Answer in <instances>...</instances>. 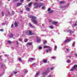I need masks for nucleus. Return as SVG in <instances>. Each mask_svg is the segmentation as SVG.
Returning a JSON list of instances; mask_svg holds the SVG:
<instances>
[{
	"label": "nucleus",
	"instance_id": "1",
	"mask_svg": "<svg viewBox=\"0 0 77 77\" xmlns=\"http://www.w3.org/2000/svg\"><path fill=\"white\" fill-rule=\"evenodd\" d=\"M30 18L32 19L31 20L32 22H33V23L35 24H37V23H38V21L35 20H36V17H35V16H32L30 17Z\"/></svg>",
	"mask_w": 77,
	"mask_h": 77
},
{
	"label": "nucleus",
	"instance_id": "2",
	"mask_svg": "<svg viewBox=\"0 0 77 77\" xmlns=\"http://www.w3.org/2000/svg\"><path fill=\"white\" fill-rule=\"evenodd\" d=\"M42 5H43V3H41L39 4V5H38V4L37 2H36L34 4V6H35V8H40V7L42 6Z\"/></svg>",
	"mask_w": 77,
	"mask_h": 77
},
{
	"label": "nucleus",
	"instance_id": "3",
	"mask_svg": "<svg viewBox=\"0 0 77 77\" xmlns=\"http://www.w3.org/2000/svg\"><path fill=\"white\" fill-rule=\"evenodd\" d=\"M76 68H77V65H75L74 66L73 68H72L70 69L71 71H74L75 69Z\"/></svg>",
	"mask_w": 77,
	"mask_h": 77
},
{
	"label": "nucleus",
	"instance_id": "4",
	"mask_svg": "<svg viewBox=\"0 0 77 77\" xmlns=\"http://www.w3.org/2000/svg\"><path fill=\"white\" fill-rule=\"evenodd\" d=\"M51 9L50 8H49L48 10V12H49V14H50V13H52L53 12V10H51L50 11H50Z\"/></svg>",
	"mask_w": 77,
	"mask_h": 77
},
{
	"label": "nucleus",
	"instance_id": "5",
	"mask_svg": "<svg viewBox=\"0 0 77 77\" xmlns=\"http://www.w3.org/2000/svg\"><path fill=\"white\" fill-rule=\"evenodd\" d=\"M58 23V22H52V24H54V25H55V26H56L57 25V24Z\"/></svg>",
	"mask_w": 77,
	"mask_h": 77
},
{
	"label": "nucleus",
	"instance_id": "6",
	"mask_svg": "<svg viewBox=\"0 0 77 77\" xmlns=\"http://www.w3.org/2000/svg\"><path fill=\"white\" fill-rule=\"evenodd\" d=\"M70 41H71V40H70V39H67L65 40L64 42L65 43H66V42H69Z\"/></svg>",
	"mask_w": 77,
	"mask_h": 77
},
{
	"label": "nucleus",
	"instance_id": "7",
	"mask_svg": "<svg viewBox=\"0 0 77 77\" xmlns=\"http://www.w3.org/2000/svg\"><path fill=\"white\" fill-rule=\"evenodd\" d=\"M40 41H41V39H39L38 37H37V42H40Z\"/></svg>",
	"mask_w": 77,
	"mask_h": 77
},
{
	"label": "nucleus",
	"instance_id": "8",
	"mask_svg": "<svg viewBox=\"0 0 77 77\" xmlns=\"http://www.w3.org/2000/svg\"><path fill=\"white\" fill-rule=\"evenodd\" d=\"M66 32H69V33H74V32H73L72 30H67L66 31Z\"/></svg>",
	"mask_w": 77,
	"mask_h": 77
},
{
	"label": "nucleus",
	"instance_id": "9",
	"mask_svg": "<svg viewBox=\"0 0 77 77\" xmlns=\"http://www.w3.org/2000/svg\"><path fill=\"white\" fill-rule=\"evenodd\" d=\"M35 59L33 58H31L30 60H29V61H30V62H32V61H33V60H34Z\"/></svg>",
	"mask_w": 77,
	"mask_h": 77
},
{
	"label": "nucleus",
	"instance_id": "10",
	"mask_svg": "<svg viewBox=\"0 0 77 77\" xmlns=\"http://www.w3.org/2000/svg\"><path fill=\"white\" fill-rule=\"evenodd\" d=\"M14 24L15 27H18V24L17 22H15L14 23Z\"/></svg>",
	"mask_w": 77,
	"mask_h": 77
},
{
	"label": "nucleus",
	"instance_id": "11",
	"mask_svg": "<svg viewBox=\"0 0 77 77\" xmlns=\"http://www.w3.org/2000/svg\"><path fill=\"white\" fill-rule=\"evenodd\" d=\"M5 67V64H2L1 65V68H4Z\"/></svg>",
	"mask_w": 77,
	"mask_h": 77
},
{
	"label": "nucleus",
	"instance_id": "12",
	"mask_svg": "<svg viewBox=\"0 0 77 77\" xmlns=\"http://www.w3.org/2000/svg\"><path fill=\"white\" fill-rule=\"evenodd\" d=\"M50 47L49 46H44V48H50Z\"/></svg>",
	"mask_w": 77,
	"mask_h": 77
},
{
	"label": "nucleus",
	"instance_id": "13",
	"mask_svg": "<svg viewBox=\"0 0 77 77\" xmlns=\"http://www.w3.org/2000/svg\"><path fill=\"white\" fill-rule=\"evenodd\" d=\"M21 5H22V3H17V6H19Z\"/></svg>",
	"mask_w": 77,
	"mask_h": 77
},
{
	"label": "nucleus",
	"instance_id": "14",
	"mask_svg": "<svg viewBox=\"0 0 77 77\" xmlns=\"http://www.w3.org/2000/svg\"><path fill=\"white\" fill-rule=\"evenodd\" d=\"M29 26L30 27H32V28H33V27H34L32 26V24H30V23H29Z\"/></svg>",
	"mask_w": 77,
	"mask_h": 77
},
{
	"label": "nucleus",
	"instance_id": "15",
	"mask_svg": "<svg viewBox=\"0 0 77 77\" xmlns=\"http://www.w3.org/2000/svg\"><path fill=\"white\" fill-rule=\"evenodd\" d=\"M43 62L44 63H46L47 62V60L45 59L43 60Z\"/></svg>",
	"mask_w": 77,
	"mask_h": 77
},
{
	"label": "nucleus",
	"instance_id": "16",
	"mask_svg": "<svg viewBox=\"0 0 77 77\" xmlns=\"http://www.w3.org/2000/svg\"><path fill=\"white\" fill-rule=\"evenodd\" d=\"M26 10L27 11H30V8H26Z\"/></svg>",
	"mask_w": 77,
	"mask_h": 77
},
{
	"label": "nucleus",
	"instance_id": "17",
	"mask_svg": "<svg viewBox=\"0 0 77 77\" xmlns=\"http://www.w3.org/2000/svg\"><path fill=\"white\" fill-rule=\"evenodd\" d=\"M47 73H48V71H45L43 73V75H45V74H47Z\"/></svg>",
	"mask_w": 77,
	"mask_h": 77
},
{
	"label": "nucleus",
	"instance_id": "18",
	"mask_svg": "<svg viewBox=\"0 0 77 77\" xmlns=\"http://www.w3.org/2000/svg\"><path fill=\"white\" fill-rule=\"evenodd\" d=\"M51 49H50V48H49V50H46V53H48V51H51Z\"/></svg>",
	"mask_w": 77,
	"mask_h": 77
},
{
	"label": "nucleus",
	"instance_id": "19",
	"mask_svg": "<svg viewBox=\"0 0 77 77\" xmlns=\"http://www.w3.org/2000/svg\"><path fill=\"white\" fill-rule=\"evenodd\" d=\"M29 35H32V32H31V31H29Z\"/></svg>",
	"mask_w": 77,
	"mask_h": 77
},
{
	"label": "nucleus",
	"instance_id": "20",
	"mask_svg": "<svg viewBox=\"0 0 77 77\" xmlns=\"http://www.w3.org/2000/svg\"><path fill=\"white\" fill-rule=\"evenodd\" d=\"M13 74H17V72H15V71H14L12 72Z\"/></svg>",
	"mask_w": 77,
	"mask_h": 77
},
{
	"label": "nucleus",
	"instance_id": "21",
	"mask_svg": "<svg viewBox=\"0 0 77 77\" xmlns=\"http://www.w3.org/2000/svg\"><path fill=\"white\" fill-rule=\"evenodd\" d=\"M65 2L63 1H61L60 2V4H63V3H64Z\"/></svg>",
	"mask_w": 77,
	"mask_h": 77
},
{
	"label": "nucleus",
	"instance_id": "22",
	"mask_svg": "<svg viewBox=\"0 0 77 77\" xmlns=\"http://www.w3.org/2000/svg\"><path fill=\"white\" fill-rule=\"evenodd\" d=\"M38 75H39V73H37L35 75V77H36Z\"/></svg>",
	"mask_w": 77,
	"mask_h": 77
},
{
	"label": "nucleus",
	"instance_id": "23",
	"mask_svg": "<svg viewBox=\"0 0 77 77\" xmlns=\"http://www.w3.org/2000/svg\"><path fill=\"white\" fill-rule=\"evenodd\" d=\"M49 22L50 23H53V21L52 20L50 19L49 20Z\"/></svg>",
	"mask_w": 77,
	"mask_h": 77
},
{
	"label": "nucleus",
	"instance_id": "24",
	"mask_svg": "<svg viewBox=\"0 0 77 77\" xmlns=\"http://www.w3.org/2000/svg\"><path fill=\"white\" fill-rule=\"evenodd\" d=\"M10 38H12V37H13V35H12V34H11L10 35Z\"/></svg>",
	"mask_w": 77,
	"mask_h": 77
},
{
	"label": "nucleus",
	"instance_id": "25",
	"mask_svg": "<svg viewBox=\"0 0 77 77\" xmlns=\"http://www.w3.org/2000/svg\"><path fill=\"white\" fill-rule=\"evenodd\" d=\"M75 45V42H74L72 44V46L74 47Z\"/></svg>",
	"mask_w": 77,
	"mask_h": 77
},
{
	"label": "nucleus",
	"instance_id": "26",
	"mask_svg": "<svg viewBox=\"0 0 77 77\" xmlns=\"http://www.w3.org/2000/svg\"><path fill=\"white\" fill-rule=\"evenodd\" d=\"M67 63H70V62H71V61H70V60H67Z\"/></svg>",
	"mask_w": 77,
	"mask_h": 77
},
{
	"label": "nucleus",
	"instance_id": "27",
	"mask_svg": "<svg viewBox=\"0 0 77 77\" xmlns=\"http://www.w3.org/2000/svg\"><path fill=\"white\" fill-rule=\"evenodd\" d=\"M32 5V3H29V4L28 5V6L30 7V6L31 5Z\"/></svg>",
	"mask_w": 77,
	"mask_h": 77
},
{
	"label": "nucleus",
	"instance_id": "28",
	"mask_svg": "<svg viewBox=\"0 0 77 77\" xmlns=\"http://www.w3.org/2000/svg\"><path fill=\"white\" fill-rule=\"evenodd\" d=\"M47 41L46 40H45V41H44V44H46V43H47Z\"/></svg>",
	"mask_w": 77,
	"mask_h": 77
},
{
	"label": "nucleus",
	"instance_id": "29",
	"mask_svg": "<svg viewBox=\"0 0 77 77\" xmlns=\"http://www.w3.org/2000/svg\"><path fill=\"white\" fill-rule=\"evenodd\" d=\"M49 27V28H50V29H53V27L52 26H50Z\"/></svg>",
	"mask_w": 77,
	"mask_h": 77
},
{
	"label": "nucleus",
	"instance_id": "30",
	"mask_svg": "<svg viewBox=\"0 0 77 77\" xmlns=\"http://www.w3.org/2000/svg\"><path fill=\"white\" fill-rule=\"evenodd\" d=\"M27 44L29 45H32V42L28 43Z\"/></svg>",
	"mask_w": 77,
	"mask_h": 77
},
{
	"label": "nucleus",
	"instance_id": "31",
	"mask_svg": "<svg viewBox=\"0 0 77 77\" xmlns=\"http://www.w3.org/2000/svg\"><path fill=\"white\" fill-rule=\"evenodd\" d=\"M24 73H27V70H26L25 71H23Z\"/></svg>",
	"mask_w": 77,
	"mask_h": 77
},
{
	"label": "nucleus",
	"instance_id": "32",
	"mask_svg": "<svg viewBox=\"0 0 77 77\" xmlns=\"http://www.w3.org/2000/svg\"><path fill=\"white\" fill-rule=\"evenodd\" d=\"M27 41H28L27 39V38L25 39V42H27Z\"/></svg>",
	"mask_w": 77,
	"mask_h": 77
},
{
	"label": "nucleus",
	"instance_id": "33",
	"mask_svg": "<svg viewBox=\"0 0 77 77\" xmlns=\"http://www.w3.org/2000/svg\"><path fill=\"white\" fill-rule=\"evenodd\" d=\"M18 59H19V60L20 62H21V58H18Z\"/></svg>",
	"mask_w": 77,
	"mask_h": 77
},
{
	"label": "nucleus",
	"instance_id": "34",
	"mask_svg": "<svg viewBox=\"0 0 77 77\" xmlns=\"http://www.w3.org/2000/svg\"><path fill=\"white\" fill-rule=\"evenodd\" d=\"M53 69H54V67H51V70H53Z\"/></svg>",
	"mask_w": 77,
	"mask_h": 77
},
{
	"label": "nucleus",
	"instance_id": "35",
	"mask_svg": "<svg viewBox=\"0 0 77 77\" xmlns=\"http://www.w3.org/2000/svg\"><path fill=\"white\" fill-rule=\"evenodd\" d=\"M8 43H9V44H11V42L10 41H8Z\"/></svg>",
	"mask_w": 77,
	"mask_h": 77
},
{
	"label": "nucleus",
	"instance_id": "36",
	"mask_svg": "<svg viewBox=\"0 0 77 77\" xmlns=\"http://www.w3.org/2000/svg\"><path fill=\"white\" fill-rule=\"evenodd\" d=\"M42 47H40L39 48V50H41V49H42Z\"/></svg>",
	"mask_w": 77,
	"mask_h": 77
},
{
	"label": "nucleus",
	"instance_id": "37",
	"mask_svg": "<svg viewBox=\"0 0 77 77\" xmlns=\"http://www.w3.org/2000/svg\"><path fill=\"white\" fill-rule=\"evenodd\" d=\"M55 58H56V57H51V59H54Z\"/></svg>",
	"mask_w": 77,
	"mask_h": 77
},
{
	"label": "nucleus",
	"instance_id": "38",
	"mask_svg": "<svg viewBox=\"0 0 77 77\" xmlns=\"http://www.w3.org/2000/svg\"><path fill=\"white\" fill-rule=\"evenodd\" d=\"M1 14L2 15V16H4V14H3V12H2L1 13Z\"/></svg>",
	"mask_w": 77,
	"mask_h": 77
},
{
	"label": "nucleus",
	"instance_id": "39",
	"mask_svg": "<svg viewBox=\"0 0 77 77\" xmlns=\"http://www.w3.org/2000/svg\"><path fill=\"white\" fill-rule=\"evenodd\" d=\"M42 9H45V7H42Z\"/></svg>",
	"mask_w": 77,
	"mask_h": 77
},
{
	"label": "nucleus",
	"instance_id": "40",
	"mask_svg": "<svg viewBox=\"0 0 77 77\" xmlns=\"http://www.w3.org/2000/svg\"><path fill=\"white\" fill-rule=\"evenodd\" d=\"M55 49H57V46H55L54 47Z\"/></svg>",
	"mask_w": 77,
	"mask_h": 77
},
{
	"label": "nucleus",
	"instance_id": "41",
	"mask_svg": "<svg viewBox=\"0 0 77 77\" xmlns=\"http://www.w3.org/2000/svg\"><path fill=\"white\" fill-rule=\"evenodd\" d=\"M13 26H14V24H12L11 25V28H12V27H13Z\"/></svg>",
	"mask_w": 77,
	"mask_h": 77
},
{
	"label": "nucleus",
	"instance_id": "42",
	"mask_svg": "<svg viewBox=\"0 0 77 77\" xmlns=\"http://www.w3.org/2000/svg\"><path fill=\"white\" fill-rule=\"evenodd\" d=\"M5 23H2V25H5Z\"/></svg>",
	"mask_w": 77,
	"mask_h": 77
},
{
	"label": "nucleus",
	"instance_id": "43",
	"mask_svg": "<svg viewBox=\"0 0 77 77\" xmlns=\"http://www.w3.org/2000/svg\"><path fill=\"white\" fill-rule=\"evenodd\" d=\"M66 51H68H68H69V49H66Z\"/></svg>",
	"mask_w": 77,
	"mask_h": 77
},
{
	"label": "nucleus",
	"instance_id": "44",
	"mask_svg": "<svg viewBox=\"0 0 77 77\" xmlns=\"http://www.w3.org/2000/svg\"><path fill=\"white\" fill-rule=\"evenodd\" d=\"M48 77H51V75H48Z\"/></svg>",
	"mask_w": 77,
	"mask_h": 77
},
{
	"label": "nucleus",
	"instance_id": "45",
	"mask_svg": "<svg viewBox=\"0 0 77 77\" xmlns=\"http://www.w3.org/2000/svg\"><path fill=\"white\" fill-rule=\"evenodd\" d=\"M14 13L13 11L12 12V14H13V15H14Z\"/></svg>",
	"mask_w": 77,
	"mask_h": 77
},
{
	"label": "nucleus",
	"instance_id": "46",
	"mask_svg": "<svg viewBox=\"0 0 77 77\" xmlns=\"http://www.w3.org/2000/svg\"><path fill=\"white\" fill-rule=\"evenodd\" d=\"M16 42L17 43V44H18V41H17Z\"/></svg>",
	"mask_w": 77,
	"mask_h": 77
},
{
	"label": "nucleus",
	"instance_id": "47",
	"mask_svg": "<svg viewBox=\"0 0 77 77\" xmlns=\"http://www.w3.org/2000/svg\"><path fill=\"white\" fill-rule=\"evenodd\" d=\"M19 41H21V39H19Z\"/></svg>",
	"mask_w": 77,
	"mask_h": 77
},
{
	"label": "nucleus",
	"instance_id": "48",
	"mask_svg": "<svg viewBox=\"0 0 77 77\" xmlns=\"http://www.w3.org/2000/svg\"><path fill=\"white\" fill-rule=\"evenodd\" d=\"M20 2H23V0H20Z\"/></svg>",
	"mask_w": 77,
	"mask_h": 77
},
{
	"label": "nucleus",
	"instance_id": "49",
	"mask_svg": "<svg viewBox=\"0 0 77 77\" xmlns=\"http://www.w3.org/2000/svg\"><path fill=\"white\" fill-rule=\"evenodd\" d=\"M11 77H12V76H13V74H11Z\"/></svg>",
	"mask_w": 77,
	"mask_h": 77
},
{
	"label": "nucleus",
	"instance_id": "50",
	"mask_svg": "<svg viewBox=\"0 0 77 77\" xmlns=\"http://www.w3.org/2000/svg\"><path fill=\"white\" fill-rule=\"evenodd\" d=\"M23 12V11H20V13H21V12Z\"/></svg>",
	"mask_w": 77,
	"mask_h": 77
},
{
	"label": "nucleus",
	"instance_id": "51",
	"mask_svg": "<svg viewBox=\"0 0 77 77\" xmlns=\"http://www.w3.org/2000/svg\"><path fill=\"white\" fill-rule=\"evenodd\" d=\"M35 63H34L33 64H32V65H35Z\"/></svg>",
	"mask_w": 77,
	"mask_h": 77
},
{
	"label": "nucleus",
	"instance_id": "52",
	"mask_svg": "<svg viewBox=\"0 0 77 77\" xmlns=\"http://www.w3.org/2000/svg\"><path fill=\"white\" fill-rule=\"evenodd\" d=\"M39 0L41 2V1H43V0Z\"/></svg>",
	"mask_w": 77,
	"mask_h": 77
},
{
	"label": "nucleus",
	"instance_id": "53",
	"mask_svg": "<svg viewBox=\"0 0 77 77\" xmlns=\"http://www.w3.org/2000/svg\"><path fill=\"white\" fill-rule=\"evenodd\" d=\"M5 56H7V55L5 54L4 55Z\"/></svg>",
	"mask_w": 77,
	"mask_h": 77
},
{
	"label": "nucleus",
	"instance_id": "54",
	"mask_svg": "<svg viewBox=\"0 0 77 77\" xmlns=\"http://www.w3.org/2000/svg\"><path fill=\"white\" fill-rule=\"evenodd\" d=\"M77 26V24H75V26Z\"/></svg>",
	"mask_w": 77,
	"mask_h": 77
},
{
	"label": "nucleus",
	"instance_id": "55",
	"mask_svg": "<svg viewBox=\"0 0 77 77\" xmlns=\"http://www.w3.org/2000/svg\"><path fill=\"white\" fill-rule=\"evenodd\" d=\"M27 1L28 2H30V0H27Z\"/></svg>",
	"mask_w": 77,
	"mask_h": 77
},
{
	"label": "nucleus",
	"instance_id": "56",
	"mask_svg": "<svg viewBox=\"0 0 77 77\" xmlns=\"http://www.w3.org/2000/svg\"><path fill=\"white\" fill-rule=\"evenodd\" d=\"M16 1H17V0H15L14 1V2H16Z\"/></svg>",
	"mask_w": 77,
	"mask_h": 77
},
{
	"label": "nucleus",
	"instance_id": "57",
	"mask_svg": "<svg viewBox=\"0 0 77 77\" xmlns=\"http://www.w3.org/2000/svg\"><path fill=\"white\" fill-rule=\"evenodd\" d=\"M1 31H3V29H0Z\"/></svg>",
	"mask_w": 77,
	"mask_h": 77
},
{
	"label": "nucleus",
	"instance_id": "58",
	"mask_svg": "<svg viewBox=\"0 0 77 77\" xmlns=\"http://www.w3.org/2000/svg\"><path fill=\"white\" fill-rule=\"evenodd\" d=\"M75 56H77V54H75Z\"/></svg>",
	"mask_w": 77,
	"mask_h": 77
},
{
	"label": "nucleus",
	"instance_id": "59",
	"mask_svg": "<svg viewBox=\"0 0 77 77\" xmlns=\"http://www.w3.org/2000/svg\"><path fill=\"white\" fill-rule=\"evenodd\" d=\"M12 49H14V48L12 47Z\"/></svg>",
	"mask_w": 77,
	"mask_h": 77
},
{
	"label": "nucleus",
	"instance_id": "60",
	"mask_svg": "<svg viewBox=\"0 0 77 77\" xmlns=\"http://www.w3.org/2000/svg\"><path fill=\"white\" fill-rule=\"evenodd\" d=\"M42 26H44V25L42 24Z\"/></svg>",
	"mask_w": 77,
	"mask_h": 77
},
{
	"label": "nucleus",
	"instance_id": "61",
	"mask_svg": "<svg viewBox=\"0 0 77 77\" xmlns=\"http://www.w3.org/2000/svg\"><path fill=\"white\" fill-rule=\"evenodd\" d=\"M38 0H35V1H38Z\"/></svg>",
	"mask_w": 77,
	"mask_h": 77
},
{
	"label": "nucleus",
	"instance_id": "62",
	"mask_svg": "<svg viewBox=\"0 0 77 77\" xmlns=\"http://www.w3.org/2000/svg\"><path fill=\"white\" fill-rule=\"evenodd\" d=\"M69 57V58H71V57Z\"/></svg>",
	"mask_w": 77,
	"mask_h": 77
},
{
	"label": "nucleus",
	"instance_id": "63",
	"mask_svg": "<svg viewBox=\"0 0 77 77\" xmlns=\"http://www.w3.org/2000/svg\"><path fill=\"white\" fill-rule=\"evenodd\" d=\"M10 0H8V1H10Z\"/></svg>",
	"mask_w": 77,
	"mask_h": 77
},
{
	"label": "nucleus",
	"instance_id": "64",
	"mask_svg": "<svg viewBox=\"0 0 77 77\" xmlns=\"http://www.w3.org/2000/svg\"><path fill=\"white\" fill-rule=\"evenodd\" d=\"M1 75H0V77H1Z\"/></svg>",
	"mask_w": 77,
	"mask_h": 77
}]
</instances>
